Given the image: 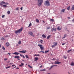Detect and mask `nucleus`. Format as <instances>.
I'll list each match as a JSON object with an SVG mask.
<instances>
[{
	"label": "nucleus",
	"instance_id": "1",
	"mask_svg": "<svg viewBox=\"0 0 74 74\" xmlns=\"http://www.w3.org/2000/svg\"><path fill=\"white\" fill-rule=\"evenodd\" d=\"M23 30V27H22L20 29L15 31V33L16 34H18V33H21V32Z\"/></svg>",
	"mask_w": 74,
	"mask_h": 74
},
{
	"label": "nucleus",
	"instance_id": "2",
	"mask_svg": "<svg viewBox=\"0 0 74 74\" xmlns=\"http://www.w3.org/2000/svg\"><path fill=\"white\" fill-rule=\"evenodd\" d=\"M40 2L38 4V6H40V5H41V4H42V2H43V0H38V3L40 2Z\"/></svg>",
	"mask_w": 74,
	"mask_h": 74
},
{
	"label": "nucleus",
	"instance_id": "3",
	"mask_svg": "<svg viewBox=\"0 0 74 74\" xmlns=\"http://www.w3.org/2000/svg\"><path fill=\"white\" fill-rule=\"evenodd\" d=\"M6 4V5H8V3H7V2H5L4 1H2L1 2V3L0 2V5H3V4Z\"/></svg>",
	"mask_w": 74,
	"mask_h": 74
},
{
	"label": "nucleus",
	"instance_id": "4",
	"mask_svg": "<svg viewBox=\"0 0 74 74\" xmlns=\"http://www.w3.org/2000/svg\"><path fill=\"white\" fill-rule=\"evenodd\" d=\"M38 46L40 47L41 51H44V46H43L41 45H38Z\"/></svg>",
	"mask_w": 74,
	"mask_h": 74
},
{
	"label": "nucleus",
	"instance_id": "5",
	"mask_svg": "<svg viewBox=\"0 0 74 74\" xmlns=\"http://www.w3.org/2000/svg\"><path fill=\"white\" fill-rule=\"evenodd\" d=\"M28 34H29L30 35V36H32V37H34V35L33 34L32 32L29 31L28 32Z\"/></svg>",
	"mask_w": 74,
	"mask_h": 74
},
{
	"label": "nucleus",
	"instance_id": "6",
	"mask_svg": "<svg viewBox=\"0 0 74 74\" xmlns=\"http://www.w3.org/2000/svg\"><path fill=\"white\" fill-rule=\"evenodd\" d=\"M45 5L47 6H49V5H50V4H49V2L48 1H46Z\"/></svg>",
	"mask_w": 74,
	"mask_h": 74
},
{
	"label": "nucleus",
	"instance_id": "7",
	"mask_svg": "<svg viewBox=\"0 0 74 74\" xmlns=\"http://www.w3.org/2000/svg\"><path fill=\"white\" fill-rule=\"evenodd\" d=\"M54 64H60V63H61V62H58V60L56 61L55 62H53V63H55Z\"/></svg>",
	"mask_w": 74,
	"mask_h": 74
},
{
	"label": "nucleus",
	"instance_id": "8",
	"mask_svg": "<svg viewBox=\"0 0 74 74\" xmlns=\"http://www.w3.org/2000/svg\"><path fill=\"white\" fill-rule=\"evenodd\" d=\"M51 31L52 32H53V31H54V32H56V28H53L51 29Z\"/></svg>",
	"mask_w": 74,
	"mask_h": 74
},
{
	"label": "nucleus",
	"instance_id": "9",
	"mask_svg": "<svg viewBox=\"0 0 74 74\" xmlns=\"http://www.w3.org/2000/svg\"><path fill=\"white\" fill-rule=\"evenodd\" d=\"M23 51H19V52H20V53H26L25 52H27L26 51V50L25 51V50H23Z\"/></svg>",
	"mask_w": 74,
	"mask_h": 74
},
{
	"label": "nucleus",
	"instance_id": "10",
	"mask_svg": "<svg viewBox=\"0 0 74 74\" xmlns=\"http://www.w3.org/2000/svg\"><path fill=\"white\" fill-rule=\"evenodd\" d=\"M14 58H16L18 60H20V59L18 58H19V56H14Z\"/></svg>",
	"mask_w": 74,
	"mask_h": 74
},
{
	"label": "nucleus",
	"instance_id": "11",
	"mask_svg": "<svg viewBox=\"0 0 74 74\" xmlns=\"http://www.w3.org/2000/svg\"><path fill=\"white\" fill-rule=\"evenodd\" d=\"M57 29L58 30H62V28H60V26H59L57 27Z\"/></svg>",
	"mask_w": 74,
	"mask_h": 74
},
{
	"label": "nucleus",
	"instance_id": "12",
	"mask_svg": "<svg viewBox=\"0 0 74 74\" xmlns=\"http://www.w3.org/2000/svg\"><path fill=\"white\" fill-rule=\"evenodd\" d=\"M5 45L6 47H9V43H8V42H6L5 44Z\"/></svg>",
	"mask_w": 74,
	"mask_h": 74
},
{
	"label": "nucleus",
	"instance_id": "13",
	"mask_svg": "<svg viewBox=\"0 0 74 74\" xmlns=\"http://www.w3.org/2000/svg\"><path fill=\"white\" fill-rule=\"evenodd\" d=\"M34 59L35 60H34V61H35V62H36L37 60H38V57H35L34 58Z\"/></svg>",
	"mask_w": 74,
	"mask_h": 74
},
{
	"label": "nucleus",
	"instance_id": "14",
	"mask_svg": "<svg viewBox=\"0 0 74 74\" xmlns=\"http://www.w3.org/2000/svg\"><path fill=\"white\" fill-rule=\"evenodd\" d=\"M71 66H74V62H72L71 63Z\"/></svg>",
	"mask_w": 74,
	"mask_h": 74
},
{
	"label": "nucleus",
	"instance_id": "15",
	"mask_svg": "<svg viewBox=\"0 0 74 74\" xmlns=\"http://www.w3.org/2000/svg\"><path fill=\"white\" fill-rule=\"evenodd\" d=\"M64 37L62 38V39H64V38H65V37H67V34H64Z\"/></svg>",
	"mask_w": 74,
	"mask_h": 74
},
{
	"label": "nucleus",
	"instance_id": "16",
	"mask_svg": "<svg viewBox=\"0 0 74 74\" xmlns=\"http://www.w3.org/2000/svg\"><path fill=\"white\" fill-rule=\"evenodd\" d=\"M13 54H14V55H19V53H18L17 52H15L13 53Z\"/></svg>",
	"mask_w": 74,
	"mask_h": 74
},
{
	"label": "nucleus",
	"instance_id": "17",
	"mask_svg": "<svg viewBox=\"0 0 74 74\" xmlns=\"http://www.w3.org/2000/svg\"><path fill=\"white\" fill-rule=\"evenodd\" d=\"M63 57L64 59H67V56H66V55H64L63 56Z\"/></svg>",
	"mask_w": 74,
	"mask_h": 74
},
{
	"label": "nucleus",
	"instance_id": "18",
	"mask_svg": "<svg viewBox=\"0 0 74 74\" xmlns=\"http://www.w3.org/2000/svg\"><path fill=\"white\" fill-rule=\"evenodd\" d=\"M42 37H43V38H46V36H45V35L44 34H43L42 35Z\"/></svg>",
	"mask_w": 74,
	"mask_h": 74
},
{
	"label": "nucleus",
	"instance_id": "19",
	"mask_svg": "<svg viewBox=\"0 0 74 74\" xmlns=\"http://www.w3.org/2000/svg\"><path fill=\"white\" fill-rule=\"evenodd\" d=\"M3 7H5V8H6L7 7V5H2Z\"/></svg>",
	"mask_w": 74,
	"mask_h": 74
},
{
	"label": "nucleus",
	"instance_id": "20",
	"mask_svg": "<svg viewBox=\"0 0 74 74\" xmlns=\"http://www.w3.org/2000/svg\"><path fill=\"white\" fill-rule=\"evenodd\" d=\"M65 9H62L61 10V12H64V11H65Z\"/></svg>",
	"mask_w": 74,
	"mask_h": 74
},
{
	"label": "nucleus",
	"instance_id": "21",
	"mask_svg": "<svg viewBox=\"0 0 74 74\" xmlns=\"http://www.w3.org/2000/svg\"><path fill=\"white\" fill-rule=\"evenodd\" d=\"M71 10H74V5H73L72 6Z\"/></svg>",
	"mask_w": 74,
	"mask_h": 74
},
{
	"label": "nucleus",
	"instance_id": "22",
	"mask_svg": "<svg viewBox=\"0 0 74 74\" xmlns=\"http://www.w3.org/2000/svg\"><path fill=\"white\" fill-rule=\"evenodd\" d=\"M18 44H19V45H20L21 44V41L20 40L19 41V42H18Z\"/></svg>",
	"mask_w": 74,
	"mask_h": 74
},
{
	"label": "nucleus",
	"instance_id": "23",
	"mask_svg": "<svg viewBox=\"0 0 74 74\" xmlns=\"http://www.w3.org/2000/svg\"><path fill=\"white\" fill-rule=\"evenodd\" d=\"M46 70L45 69H41L40 70V71H46Z\"/></svg>",
	"mask_w": 74,
	"mask_h": 74
},
{
	"label": "nucleus",
	"instance_id": "24",
	"mask_svg": "<svg viewBox=\"0 0 74 74\" xmlns=\"http://www.w3.org/2000/svg\"><path fill=\"white\" fill-rule=\"evenodd\" d=\"M36 22H37V23H39V20L38 19H36Z\"/></svg>",
	"mask_w": 74,
	"mask_h": 74
},
{
	"label": "nucleus",
	"instance_id": "25",
	"mask_svg": "<svg viewBox=\"0 0 74 74\" xmlns=\"http://www.w3.org/2000/svg\"><path fill=\"white\" fill-rule=\"evenodd\" d=\"M30 26H32V23H30L29 24L28 27H30Z\"/></svg>",
	"mask_w": 74,
	"mask_h": 74
},
{
	"label": "nucleus",
	"instance_id": "26",
	"mask_svg": "<svg viewBox=\"0 0 74 74\" xmlns=\"http://www.w3.org/2000/svg\"><path fill=\"white\" fill-rule=\"evenodd\" d=\"M21 64V65H19V66H20V67H22V66H23V65H24V64H23V63H22Z\"/></svg>",
	"mask_w": 74,
	"mask_h": 74
},
{
	"label": "nucleus",
	"instance_id": "27",
	"mask_svg": "<svg viewBox=\"0 0 74 74\" xmlns=\"http://www.w3.org/2000/svg\"><path fill=\"white\" fill-rule=\"evenodd\" d=\"M53 44H54V45H55L56 46L57 45V42L55 43V42H54L53 43Z\"/></svg>",
	"mask_w": 74,
	"mask_h": 74
},
{
	"label": "nucleus",
	"instance_id": "28",
	"mask_svg": "<svg viewBox=\"0 0 74 74\" xmlns=\"http://www.w3.org/2000/svg\"><path fill=\"white\" fill-rule=\"evenodd\" d=\"M50 36L49 35L47 37V39H49V38H50V36Z\"/></svg>",
	"mask_w": 74,
	"mask_h": 74
},
{
	"label": "nucleus",
	"instance_id": "29",
	"mask_svg": "<svg viewBox=\"0 0 74 74\" xmlns=\"http://www.w3.org/2000/svg\"><path fill=\"white\" fill-rule=\"evenodd\" d=\"M66 9L67 10H70V6L68 7Z\"/></svg>",
	"mask_w": 74,
	"mask_h": 74
},
{
	"label": "nucleus",
	"instance_id": "30",
	"mask_svg": "<svg viewBox=\"0 0 74 74\" xmlns=\"http://www.w3.org/2000/svg\"><path fill=\"white\" fill-rule=\"evenodd\" d=\"M34 56H40V55L39 54H35Z\"/></svg>",
	"mask_w": 74,
	"mask_h": 74
},
{
	"label": "nucleus",
	"instance_id": "31",
	"mask_svg": "<svg viewBox=\"0 0 74 74\" xmlns=\"http://www.w3.org/2000/svg\"><path fill=\"white\" fill-rule=\"evenodd\" d=\"M54 67L53 65L51 66V67L49 68V69L51 70V69H52V67Z\"/></svg>",
	"mask_w": 74,
	"mask_h": 74
},
{
	"label": "nucleus",
	"instance_id": "32",
	"mask_svg": "<svg viewBox=\"0 0 74 74\" xmlns=\"http://www.w3.org/2000/svg\"><path fill=\"white\" fill-rule=\"evenodd\" d=\"M50 21H51L52 22H53L54 21V20L53 19H50Z\"/></svg>",
	"mask_w": 74,
	"mask_h": 74
},
{
	"label": "nucleus",
	"instance_id": "33",
	"mask_svg": "<svg viewBox=\"0 0 74 74\" xmlns=\"http://www.w3.org/2000/svg\"><path fill=\"white\" fill-rule=\"evenodd\" d=\"M7 14H10V11H8L7 12Z\"/></svg>",
	"mask_w": 74,
	"mask_h": 74
},
{
	"label": "nucleus",
	"instance_id": "34",
	"mask_svg": "<svg viewBox=\"0 0 74 74\" xmlns=\"http://www.w3.org/2000/svg\"><path fill=\"white\" fill-rule=\"evenodd\" d=\"M25 57L26 58H27V59H29V57L28 56V55H25Z\"/></svg>",
	"mask_w": 74,
	"mask_h": 74
},
{
	"label": "nucleus",
	"instance_id": "35",
	"mask_svg": "<svg viewBox=\"0 0 74 74\" xmlns=\"http://www.w3.org/2000/svg\"><path fill=\"white\" fill-rule=\"evenodd\" d=\"M45 53H47V52H49V50L45 51Z\"/></svg>",
	"mask_w": 74,
	"mask_h": 74
},
{
	"label": "nucleus",
	"instance_id": "36",
	"mask_svg": "<svg viewBox=\"0 0 74 74\" xmlns=\"http://www.w3.org/2000/svg\"><path fill=\"white\" fill-rule=\"evenodd\" d=\"M1 40H5V39H4V38L2 37L1 38Z\"/></svg>",
	"mask_w": 74,
	"mask_h": 74
},
{
	"label": "nucleus",
	"instance_id": "37",
	"mask_svg": "<svg viewBox=\"0 0 74 74\" xmlns=\"http://www.w3.org/2000/svg\"><path fill=\"white\" fill-rule=\"evenodd\" d=\"M10 67H11V66H9L6 67L5 68H6V69H8V68H10Z\"/></svg>",
	"mask_w": 74,
	"mask_h": 74
},
{
	"label": "nucleus",
	"instance_id": "38",
	"mask_svg": "<svg viewBox=\"0 0 74 74\" xmlns=\"http://www.w3.org/2000/svg\"><path fill=\"white\" fill-rule=\"evenodd\" d=\"M71 50L70 49V50H68L67 51V52H71Z\"/></svg>",
	"mask_w": 74,
	"mask_h": 74
},
{
	"label": "nucleus",
	"instance_id": "39",
	"mask_svg": "<svg viewBox=\"0 0 74 74\" xmlns=\"http://www.w3.org/2000/svg\"><path fill=\"white\" fill-rule=\"evenodd\" d=\"M3 49V50H4L5 49V48L4 47H3L2 48Z\"/></svg>",
	"mask_w": 74,
	"mask_h": 74
},
{
	"label": "nucleus",
	"instance_id": "40",
	"mask_svg": "<svg viewBox=\"0 0 74 74\" xmlns=\"http://www.w3.org/2000/svg\"><path fill=\"white\" fill-rule=\"evenodd\" d=\"M56 46L54 45H53L52 46V48H53V47H55Z\"/></svg>",
	"mask_w": 74,
	"mask_h": 74
},
{
	"label": "nucleus",
	"instance_id": "41",
	"mask_svg": "<svg viewBox=\"0 0 74 74\" xmlns=\"http://www.w3.org/2000/svg\"><path fill=\"white\" fill-rule=\"evenodd\" d=\"M16 10H19V8H17L15 9Z\"/></svg>",
	"mask_w": 74,
	"mask_h": 74
},
{
	"label": "nucleus",
	"instance_id": "42",
	"mask_svg": "<svg viewBox=\"0 0 74 74\" xmlns=\"http://www.w3.org/2000/svg\"><path fill=\"white\" fill-rule=\"evenodd\" d=\"M56 60V59H55V58H54L52 60Z\"/></svg>",
	"mask_w": 74,
	"mask_h": 74
},
{
	"label": "nucleus",
	"instance_id": "43",
	"mask_svg": "<svg viewBox=\"0 0 74 74\" xmlns=\"http://www.w3.org/2000/svg\"><path fill=\"white\" fill-rule=\"evenodd\" d=\"M4 37H5V38L8 37V35H6V36H5Z\"/></svg>",
	"mask_w": 74,
	"mask_h": 74
},
{
	"label": "nucleus",
	"instance_id": "44",
	"mask_svg": "<svg viewBox=\"0 0 74 74\" xmlns=\"http://www.w3.org/2000/svg\"><path fill=\"white\" fill-rule=\"evenodd\" d=\"M40 42L42 44V40H41L40 41Z\"/></svg>",
	"mask_w": 74,
	"mask_h": 74
},
{
	"label": "nucleus",
	"instance_id": "45",
	"mask_svg": "<svg viewBox=\"0 0 74 74\" xmlns=\"http://www.w3.org/2000/svg\"><path fill=\"white\" fill-rule=\"evenodd\" d=\"M29 67H30V68H32V67L30 65H29Z\"/></svg>",
	"mask_w": 74,
	"mask_h": 74
},
{
	"label": "nucleus",
	"instance_id": "46",
	"mask_svg": "<svg viewBox=\"0 0 74 74\" xmlns=\"http://www.w3.org/2000/svg\"><path fill=\"white\" fill-rule=\"evenodd\" d=\"M4 16H5L4 15H3L2 16V17L3 18H4Z\"/></svg>",
	"mask_w": 74,
	"mask_h": 74
},
{
	"label": "nucleus",
	"instance_id": "47",
	"mask_svg": "<svg viewBox=\"0 0 74 74\" xmlns=\"http://www.w3.org/2000/svg\"><path fill=\"white\" fill-rule=\"evenodd\" d=\"M7 58H4V60L6 61V60H7Z\"/></svg>",
	"mask_w": 74,
	"mask_h": 74
},
{
	"label": "nucleus",
	"instance_id": "48",
	"mask_svg": "<svg viewBox=\"0 0 74 74\" xmlns=\"http://www.w3.org/2000/svg\"><path fill=\"white\" fill-rule=\"evenodd\" d=\"M20 9L21 10H22L23 9V7H21V8H20Z\"/></svg>",
	"mask_w": 74,
	"mask_h": 74
},
{
	"label": "nucleus",
	"instance_id": "49",
	"mask_svg": "<svg viewBox=\"0 0 74 74\" xmlns=\"http://www.w3.org/2000/svg\"><path fill=\"white\" fill-rule=\"evenodd\" d=\"M65 45V43H64L62 44V45Z\"/></svg>",
	"mask_w": 74,
	"mask_h": 74
},
{
	"label": "nucleus",
	"instance_id": "50",
	"mask_svg": "<svg viewBox=\"0 0 74 74\" xmlns=\"http://www.w3.org/2000/svg\"><path fill=\"white\" fill-rule=\"evenodd\" d=\"M50 27H48L47 28V29H50Z\"/></svg>",
	"mask_w": 74,
	"mask_h": 74
},
{
	"label": "nucleus",
	"instance_id": "51",
	"mask_svg": "<svg viewBox=\"0 0 74 74\" xmlns=\"http://www.w3.org/2000/svg\"><path fill=\"white\" fill-rule=\"evenodd\" d=\"M20 56H21V57L23 56V55H22V54H20Z\"/></svg>",
	"mask_w": 74,
	"mask_h": 74
},
{
	"label": "nucleus",
	"instance_id": "52",
	"mask_svg": "<svg viewBox=\"0 0 74 74\" xmlns=\"http://www.w3.org/2000/svg\"><path fill=\"white\" fill-rule=\"evenodd\" d=\"M72 22H73V23H74V19H73L72 20Z\"/></svg>",
	"mask_w": 74,
	"mask_h": 74
},
{
	"label": "nucleus",
	"instance_id": "53",
	"mask_svg": "<svg viewBox=\"0 0 74 74\" xmlns=\"http://www.w3.org/2000/svg\"><path fill=\"white\" fill-rule=\"evenodd\" d=\"M23 58H25V56H23Z\"/></svg>",
	"mask_w": 74,
	"mask_h": 74
},
{
	"label": "nucleus",
	"instance_id": "54",
	"mask_svg": "<svg viewBox=\"0 0 74 74\" xmlns=\"http://www.w3.org/2000/svg\"><path fill=\"white\" fill-rule=\"evenodd\" d=\"M40 52H42V53H44V52L42 51H40Z\"/></svg>",
	"mask_w": 74,
	"mask_h": 74
},
{
	"label": "nucleus",
	"instance_id": "55",
	"mask_svg": "<svg viewBox=\"0 0 74 74\" xmlns=\"http://www.w3.org/2000/svg\"><path fill=\"white\" fill-rule=\"evenodd\" d=\"M16 69H18V70H19V68H18V67L16 68Z\"/></svg>",
	"mask_w": 74,
	"mask_h": 74
},
{
	"label": "nucleus",
	"instance_id": "56",
	"mask_svg": "<svg viewBox=\"0 0 74 74\" xmlns=\"http://www.w3.org/2000/svg\"><path fill=\"white\" fill-rule=\"evenodd\" d=\"M12 67H13V66H15V65H12Z\"/></svg>",
	"mask_w": 74,
	"mask_h": 74
},
{
	"label": "nucleus",
	"instance_id": "57",
	"mask_svg": "<svg viewBox=\"0 0 74 74\" xmlns=\"http://www.w3.org/2000/svg\"><path fill=\"white\" fill-rule=\"evenodd\" d=\"M68 19H70V17H68Z\"/></svg>",
	"mask_w": 74,
	"mask_h": 74
},
{
	"label": "nucleus",
	"instance_id": "58",
	"mask_svg": "<svg viewBox=\"0 0 74 74\" xmlns=\"http://www.w3.org/2000/svg\"><path fill=\"white\" fill-rule=\"evenodd\" d=\"M8 55H11V53H8Z\"/></svg>",
	"mask_w": 74,
	"mask_h": 74
},
{
	"label": "nucleus",
	"instance_id": "59",
	"mask_svg": "<svg viewBox=\"0 0 74 74\" xmlns=\"http://www.w3.org/2000/svg\"><path fill=\"white\" fill-rule=\"evenodd\" d=\"M1 44H0V48H1Z\"/></svg>",
	"mask_w": 74,
	"mask_h": 74
},
{
	"label": "nucleus",
	"instance_id": "60",
	"mask_svg": "<svg viewBox=\"0 0 74 74\" xmlns=\"http://www.w3.org/2000/svg\"><path fill=\"white\" fill-rule=\"evenodd\" d=\"M13 63H10L9 64H13Z\"/></svg>",
	"mask_w": 74,
	"mask_h": 74
},
{
	"label": "nucleus",
	"instance_id": "61",
	"mask_svg": "<svg viewBox=\"0 0 74 74\" xmlns=\"http://www.w3.org/2000/svg\"><path fill=\"white\" fill-rule=\"evenodd\" d=\"M44 23H45V22L43 20L42 21Z\"/></svg>",
	"mask_w": 74,
	"mask_h": 74
},
{
	"label": "nucleus",
	"instance_id": "62",
	"mask_svg": "<svg viewBox=\"0 0 74 74\" xmlns=\"http://www.w3.org/2000/svg\"><path fill=\"white\" fill-rule=\"evenodd\" d=\"M53 66L54 67V66H57V65H53Z\"/></svg>",
	"mask_w": 74,
	"mask_h": 74
},
{
	"label": "nucleus",
	"instance_id": "63",
	"mask_svg": "<svg viewBox=\"0 0 74 74\" xmlns=\"http://www.w3.org/2000/svg\"><path fill=\"white\" fill-rule=\"evenodd\" d=\"M42 65L41 66H40V68H41V67H42Z\"/></svg>",
	"mask_w": 74,
	"mask_h": 74
},
{
	"label": "nucleus",
	"instance_id": "64",
	"mask_svg": "<svg viewBox=\"0 0 74 74\" xmlns=\"http://www.w3.org/2000/svg\"><path fill=\"white\" fill-rule=\"evenodd\" d=\"M22 61H23V62H24L25 60H22Z\"/></svg>",
	"mask_w": 74,
	"mask_h": 74
}]
</instances>
